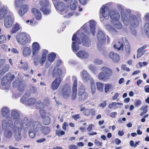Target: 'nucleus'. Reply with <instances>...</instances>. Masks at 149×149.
<instances>
[{
    "instance_id": "nucleus-55",
    "label": "nucleus",
    "mask_w": 149,
    "mask_h": 149,
    "mask_svg": "<svg viewBox=\"0 0 149 149\" xmlns=\"http://www.w3.org/2000/svg\"><path fill=\"white\" fill-rule=\"evenodd\" d=\"M121 69L124 70H125L127 72H129L130 71V69L127 67L125 65H123L121 66Z\"/></svg>"
},
{
    "instance_id": "nucleus-57",
    "label": "nucleus",
    "mask_w": 149,
    "mask_h": 149,
    "mask_svg": "<svg viewBox=\"0 0 149 149\" xmlns=\"http://www.w3.org/2000/svg\"><path fill=\"white\" fill-rule=\"evenodd\" d=\"M72 117L75 120H77L78 119L80 118L79 114L73 115Z\"/></svg>"
},
{
    "instance_id": "nucleus-18",
    "label": "nucleus",
    "mask_w": 149,
    "mask_h": 149,
    "mask_svg": "<svg viewBox=\"0 0 149 149\" xmlns=\"http://www.w3.org/2000/svg\"><path fill=\"white\" fill-rule=\"evenodd\" d=\"M97 38L98 41L97 45L98 46L104 44L106 41V38L104 33L102 31H98L97 34Z\"/></svg>"
},
{
    "instance_id": "nucleus-24",
    "label": "nucleus",
    "mask_w": 149,
    "mask_h": 149,
    "mask_svg": "<svg viewBox=\"0 0 149 149\" xmlns=\"http://www.w3.org/2000/svg\"><path fill=\"white\" fill-rule=\"evenodd\" d=\"M76 54L78 57L84 59L87 58L89 56L88 54L85 51L80 50Z\"/></svg>"
},
{
    "instance_id": "nucleus-52",
    "label": "nucleus",
    "mask_w": 149,
    "mask_h": 149,
    "mask_svg": "<svg viewBox=\"0 0 149 149\" xmlns=\"http://www.w3.org/2000/svg\"><path fill=\"white\" fill-rule=\"evenodd\" d=\"M84 113L86 116H89L91 114V112L89 109H86L84 110Z\"/></svg>"
},
{
    "instance_id": "nucleus-46",
    "label": "nucleus",
    "mask_w": 149,
    "mask_h": 149,
    "mask_svg": "<svg viewBox=\"0 0 149 149\" xmlns=\"http://www.w3.org/2000/svg\"><path fill=\"white\" fill-rule=\"evenodd\" d=\"M2 49L5 52H9L10 51V49L9 48L7 50L8 46L6 44H2L1 45Z\"/></svg>"
},
{
    "instance_id": "nucleus-38",
    "label": "nucleus",
    "mask_w": 149,
    "mask_h": 149,
    "mask_svg": "<svg viewBox=\"0 0 149 149\" xmlns=\"http://www.w3.org/2000/svg\"><path fill=\"white\" fill-rule=\"evenodd\" d=\"M145 32L148 38H149V23H146L144 25Z\"/></svg>"
},
{
    "instance_id": "nucleus-64",
    "label": "nucleus",
    "mask_w": 149,
    "mask_h": 149,
    "mask_svg": "<svg viewBox=\"0 0 149 149\" xmlns=\"http://www.w3.org/2000/svg\"><path fill=\"white\" fill-rule=\"evenodd\" d=\"M46 139L45 138H43L36 141V142L38 143H41L45 141Z\"/></svg>"
},
{
    "instance_id": "nucleus-5",
    "label": "nucleus",
    "mask_w": 149,
    "mask_h": 149,
    "mask_svg": "<svg viewBox=\"0 0 149 149\" xmlns=\"http://www.w3.org/2000/svg\"><path fill=\"white\" fill-rule=\"evenodd\" d=\"M124 45L125 46L126 53L127 55L130 53V47L128 42L125 38H122L119 40L118 42L114 45L113 47L118 50H123L124 48Z\"/></svg>"
},
{
    "instance_id": "nucleus-3",
    "label": "nucleus",
    "mask_w": 149,
    "mask_h": 149,
    "mask_svg": "<svg viewBox=\"0 0 149 149\" xmlns=\"http://www.w3.org/2000/svg\"><path fill=\"white\" fill-rule=\"evenodd\" d=\"M100 12H101L102 16L106 19L109 18V16L112 20L113 21H118L120 18L119 13L116 11L113 10L109 11L108 8L103 5L100 10Z\"/></svg>"
},
{
    "instance_id": "nucleus-19",
    "label": "nucleus",
    "mask_w": 149,
    "mask_h": 149,
    "mask_svg": "<svg viewBox=\"0 0 149 149\" xmlns=\"http://www.w3.org/2000/svg\"><path fill=\"white\" fill-rule=\"evenodd\" d=\"M62 80L61 78L56 77L54 80L52 82L51 85V88L53 90L57 89L60 86Z\"/></svg>"
},
{
    "instance_id": "nucleus-62",
    "label": "nucleus",
    "mask_w": 149,
    "mask_h": 149,
    "mask_svg": "<svg viewBox=\"0 0 149 149\" xmlns=\"http://www.w3.org/2000/svg\"><path fill=\"white\" fill-rule=\"evenodd\" d=\"M89 68L92 71L94 72L95 71V68L92 65H90L89 66Z\"/></svg>"
},
{
    "instance_id": "nucleus-34",
    "label": "nucleus",
    "mask_w": 149,
    "mask_h": 149,
    "mask_svg": "<svg viewBox=\"0 0 149 149\" xmlns=\"http://www.w3.org/2000/svg\"><path fill=\"white\" fill-rule=\"evenodd\" d=\"M56 55L54 53H52L49 54L48 55L47 60L49 62L52 63L54 60Z\"/></svg>"
},
{
    "instance_id": "nucleus-12",
    "label": "nucleus",
    "mask_w": 149,
    "mask_h": 149,
    "mask_svg": "<svg viewBox=\"0 0 149 149\" xmlns=\"http://www.w3.org/2000/svg\"><path fill=\"white\" fill-rule=\"evenodd\" d=\"M30 95V93H25L24 95L20 99V102L22 103H25L28 105H34L36 102V100L33 98H30L27 100L26 98L29 97Z\"/></svg>"
},
{
    "instance_id": "nucleus-35",
    "label": "nucleus",
    "mask_w": 149,
    "mask_h": 149,
    "mask_svg": "<svg viewBox=\"0 0 149 149\" xmlns=\"http://www.w3.org/2000/svg\"><path fill=\"white\" fill-rule=\"evenodd\" d=\"M42 119V122L44 125H49L50 123V118L48 116H46Z\"/></svg>"
},
{
    "instance_id": "nucleus-15",
    "label": "nucleus",
    "mask_w": 149,
    "mask_h": 149,
    "mask_svg": "<svg viewBox=\"0 0 149 149\" xmlns=\"http://www.w3.org/2000/svg\"><path fill=\"white\" fill-rule=\"evenodd\" d=\"M29 126L31 130L35 132H37L42 127L41 124L38 121H30Z\"/></svg>"
},
{
    "instance_id": "nucleus-42",
    "label": "nucleus",
    "mask_w": 149,
    "mask_h": 149,
    "mask_svg": "<svg viewBox=\"0 0 149 149\" xmlns=\"http://www.w3.org/2000/svg\"><path fill=\"white\" fill-rule=\"evenodd\" d=\"M6 41V36L3 34L0 35V44L4 43Z\"/></svg>"
},
{
    "instance_id": "nucleus-53",
    "label": "nucleus",
    "mask_w": 149,
    "mask_h": 149,
    "mask_svg": "<svg viewBox=\"0 0 149 149\" xmlns=\"http://www.w3.org/2000/svg\"><path fill=\"white\" fill-rule=\"evenodd\" d=\"M102 62V60L99 59H96L94 60V63L97 65H101Z\"/></svg>"
},
{
    "instance_id": "nucleus-6",
    "label": "nucleus",
    "mask_w": 149,
    "mask_h": 149,
    "mask_svg": "<svg viewBox=\"0 0 149 149\" xmlns=\"http://www.w3.org/2000/svg\"><path fill=\"white\" fill-rule=\"evenodd\" d=\"M9 109L8 107H4L1 110L2 115L3 117H6V119H9L7 121L5 120H3L2 121V126L4 127H12L13 126V123L10 117Z\"/></svg>"
},
{
    "instance_id": "nucleus-17",
    "label": "nucleus",
    "mask_w": 149,
    "mask_h": 149,
    "mask_svg": "<svg viewBox=\"0 0 149 149\" xmlns=\"http://www.w3.org/2000/svg\"><path fill=\"white\" fill-rule=\"evenodd\" d=\"M12 14V13L9 10L7 7L5 6H1L0 9V19H3L8 14Z\"/></svg>"
},
{
    "instance_id": "nucleus-26",
    "label": "nucleus",
    "mask_w": 149,
    "mask_h": 149,
    "mask_svg": "<svg viewBox=\"0 0 149 149\" xmlns=\"http://www.w3.org/2000/svg\"><path fill=\"white\" fill-rule=\"evenodd\" d=\"M57 10L61 12L63 11L66 7V6L62 2L58 1L56 5L55 6Z\"/></svg>"
},
{
    "instance_id": "nucleus-21",
    "label": "nucleus",
    "mask_w": 149,
    "mask_h": 149,
    "mask_svg": "<svg viewBox=\"0 0 149 149\" xmlns=\"http://www.w3.org/2000/svg\"><path fill=\"white\" fill-rule=\"evenodd\" d=\"M32 57L36 56L40 49L39 44L37 42H34L32 45Z\"/></svg>"
},
{
    "instance_id": "nucleus-37",
    "label": "nucleus",
    "mask_w": 149,
    "mask_h": 149,
    "mask_svg": "<svg viewBox=\"0 0 149 149\" xmlns=\"http://www.w3.org/2000/svg\"><path fill=\"white\" fill-rule=\"evenodd\" d=\"M82 75L84 79L86 81L90 79L89 75L86 71H83L82 72Z\"/></svg>"
},
{
    "instance_id": "nucleus-29",
    "label": "nucleus",
    "mask_w": 149,
    "mask_h": 149,
    "mask_svg": "<svg viewBox=\"0 0 149 149\" xmlns=\"http://www.w3.org/2000/svg\"><path fill=\"white\" fill-rule=\"evenodd\" d=\"M90 22L89 26L90 31L93 35L94 36L95 31V22L92 20L90 21Z\"/></svg>"
},
{
    "instance_id": "nucleus-32",
    "label": "nucleus",
    "mask_w": 149,
    "mask_h": 149,
    "mask_svg": "<svg viewBox=\"0 0 149 149\" xmlns=\"http://www.w3.org/2000/svg\"><path fill=\"white\" fill-rule=\"evenodd\" d=\"M11 116L13 118V119H16L15 121L19 122L18 121L19 117V115L18 112H17L15 110L12 111L11 113Z\"/></svg>"
},
{
    "instance_id": "nucleus-1",
    "label": "nucleus",
    "mask_w": 149,
    "mask_h": 149,
    "mask_svg": "<svg viewBox=\"0 0 149 149\" xmlns=\"http://www.w3.org/2000/svg\"><path fill=\"white\" fill-rule=\"evenodd\" d=\"M81 36H80V38L81 40L80 41L79 38L77 37V34L74 33L73 35L72 38V49L73 52H77L79 49V44L81 43L82 45L86 47H89L91 45V42L90 39L85 34L82 33Z\"/></svg>"
},
{
    "instance_id": "nucleus-20",
    "label": "nucleus",
    "mask_w": 149,
    "mask_h": 149,
    "mask_svg": "<svg viewBox=\"0 0 149 149\" xmlns=\"http://www.w3.org/2000/svg\"><path fill=\"white\" fill-rule=\"evenodd\" d=\"M108 57L115 63H118L120 60L119 55L113 51L110 52L109 53Z\"/></svg>"
},
{
    "instance_id": "nucleus-33",
    "label": "nucleus",
    "mask_w": 149,
    "mask_h": 149,
    "mask_svg": "<svg viewBox=\"0 0 149 149\" xmlns=\"http://www.w3.org/2000/svg\"><path fill=\"white\" fill-rule=\"evenodd\" d=\"M20 63L22 64L21 68L22 69L25 71L28 70L29 67L28 64L26 61L22 60Z\"/></svg>"
},
{
    "instance_id": "nucleus-25",
    "label": "nucleus",
    "mask_w": 149,
    "mask_h": 149,
    "mask_svg": "<svg viewBox=\"0 0 149 149\" xmlns=\"http://www.w3.org/2000/svg\"><path fill=\"white\" fill-rule=\"evenodd\" d=\"M32 13L34 15L36 18L38 20H40L42 17V15L40 12L37 9L33 8L31 10Z\"/></svg>"
},
{
    "instance_id": "nucleus-13",
    "label": "nucleus",
    "mask_w": 149,
    "mask_h": 149,
    "mask_svg": "<svg viewBox=\"0 0 149 149\" xmlns=\"http://www.w3.org/2000/svg\"><path fill=\"white\" fill-rule=\"evenodd\" d=\"M72 79L73 83L72 87V92L71 98L72 100H74L77 97V80L76 77L75 76H73L72 77Z\"/></svg>"
},
{
    "instance_id": "nucleus-61",
    "label": "nucleus",
    "mask_w": 149,
    "mask_h": 149,
    "mask_svg": "<svg viewBox=\"0 0 149 149\" xmlns=\"http://www.w3.org/2000/svg\"><path fill=\"white\" fill-rule=\"evenodd\" d=\"M24 87L23 85L22 84H19L18 86V89L20 91H23L24 90Z\"/></svg>"
},
{
    "instance_id": "nucleus-41",
    "label": "nucleus",
    "mask_w": 149,
    "mask_h": 149,
    "mask_svg": "<svg viewBox=\"0 0 149 149\" xmlns=\"http://www.w3.org/2000/svg\"><path fill=\"white\" fill-rule=\"evenodd\" d=\"M113 86L111 84H105L104 86V91L106 93H107L110 89L113 88Z\"/></svg>"
},
{
    "instance_id": "nucleus-10",
    "label": "nucleus",
    "mask_w": 149,
    "mask_h": 149,
    "mask_svg": "<svg viewBox=\"0 0 149 149\" xmlns=\"http://www.w3.org/2000/svg\"><path fill=\"white\" fill-rule=\"evenodd\" d=\"M71 90L68 84H65L63 86L61 91V95L65 99L69 98L71 95Z\"/></svg>"
},
{
    "instance_id": "nucleus-27",
    "label": "nucleus",
    "mask_w": 149,
    "mask_h": 149,
    "mask_svg": "<svg viewBox=\"0 0 149 149\" xmlns=\"http://www.w3.org/2000/svg\"><path fill=\"white\" fill-rule=\"evenodd\" d=\"M21 28L20 25L17 23L13 24L11 29L10 31L11 34H12L15 33L19 31Z\"/></svg>"
},
{
    "instance_id": "nucleus-58",
    "label": "nucleus",
    "mask_w": 149,
    "mask_h": 149,
    "mask_svg": "<svg viewBox=\"0 0 149 149\" xmlns=\"http://www.w3.org/2000/svg\"><path fill=\"white\" fill-rule=\"evenodd\" d=\"M137 58H139L142 56L144 53L143 52H139L137 51Z\"/></svg>"
},
{
    "instance_id": "nucleus-43",
    "label": "nucleus",
    "mask_w": 149,
    "mask_h": 149,
    "mask_svg": "<svg viewBox=\"0 0 149 149\" xmlns=\"http://www.w3.org/2000/svg\"><path fill=\"white\" fill-rule=\"evenodd\" d=\"M9 69V66L8 64L5 65L3 68L2 69V72L1 74H4L6 72H7Z\"/></svg>"
},
{
    "instance_id": "nucleus-59",
    "label": "nucleus",
    "mask_w": 149,
    "mask_h": 149,
    "mask_svg": "<svg viewBox=\"0 0 149 149\" xmlns=\"http://www.w3.org/2000/svg\"><path fill=\"white\" fill-rule=\"evenodd\" d=\"M95 144L98 146H102V142H100L97 139L95 140Z\"/></svg>"
},
{
    "instance_id": "nucleus-23",
    "label": "nucleus",
    "mask_w": 149,
    "mask_h": 149,
    "mask_svg": "<svg viewBox=\"0 0 149 149\" xmlns=\"http://www.w3.org/2000/svg\"><path fill=\"white\" fill-rule=\"evenodd\" d=\"M28 10V7L26 5H23L21 6L18 11V13L21 16H22Z\"/></svg>"
},
{
    "instance_id": "nucleus-2",
    "label": "nucleus",
    "mask_w": 149,
    "mask_h": 149,
    "mask_svg": "<svg viewBox=\"0 0 149 149\" xmlns=\"http://www.w3.org/2000/svg\"><path fill=\"white\" fill-rule=\"evenodd\" d=\"M119 10H121V17L123 23L126 25H128L129 24L132 26L134 27H137L139 25V22L137 17L134 15H132L128 18L127 15L125 13L123 12V8L120 6H118Z\"/></svg>"
},
{
    "instance_id": "nucleus-51",
    "label": "nucleus",
    "mask_w": 149,
    "mask_h": 149,
    "mask_svg": "<svg viewBox=\"0 0 149 149\" xmlns=\"http://www.w3.org/2000/svg\"><path fill=\"white\" fill-rule=\"evenodd\" d=\"M36 132L30 130L29 133V137L31 138H34L36 136Z\"/></svg>"
},
{
    "instance_id": "nucleus-7",
    "label": "nucleus",
    "mask_w": 149,
    "mask_h": 149,
    "mask_svg": "<svg viewBox=\"0 0 149 149\" xmlns=\"http://www.w3.org/2000/svg\"><path fill=\"white\" fill-rule=\"evenodd\" d=\"M100 70L101 72L98 75V79L99 80L106 81L110 78L113 74L112 70L106 66L101 67Z\"/></svg>"
},
{
    "instance_id": "nucleus-45",
    "label": "nucleus",
    "mask_w": 149,
    "mask_h": 149,
    "mask_svg": "<svg viewBox=\"0 0 149 149\" xmlns=\"http://www.w3.org/2000/svg\"><path fill=\"white\" fill-rule=\"evenodd\" d=\"M29 90L31 93H35L37 91V88L35 86L31 85L29 86Z\"/></svg>"
},
{
    "instance_id": "nucleus-16",
    "label": "nucleus",
    "mask_w": 149,
    "mask_h": 149,
    "mask_svg": "<svg viewBox=\"0 0 149 149\" xmlns=\"http://www.w3.org/2000/svg\"><path fill=\"white\" fill-rule=\"evenodd\" d=\"M15 78L14 74L8 73L5 75L2 79L1 84L3 86L6 85L9 82H11Z\"/></svg>"
},
{
    "instance_id": "nucleus-40",
    "label": "nucleus",
    "mask_w": 149,
    "mask_h": 149,
    "mask_svg": "<svg viewBox=\"0 0 149 149\" xmlns=\"http://www.w3.org/2000/svg\"><path fill=\"white\" fill-rule=\"evenodd\" d=\"M97 88L100 91H102L104 88V84L100 82L96 83Z\"/></svg>"
},
{
    "instance_id": "nucleus-36",
    "label": "nucleus",
    "mask_w": 149,
    "mask_h": 149,
    "mask_svg": "<svg viewBox=\"0 0 149 149\" xmlns=\"http://www.w3.org/2000/svg\"><path fill=\"white\" fill-rule=\"evenodd\" d=\"M90 86L91 88V92L93 95L95 93L96 91L95 84L94 81H92L91 82Z\"/></svg>"
},
{
    "instance_id": "nucleus-60",
    "label": "nucleus",
    "mask_w": 149,
    "mask_h": 149,
    "mask_svg": "<svg viewBox=\"0 0 149 149\" xmlns=\"http://www.w3.org/2000/svg\"><path fill=\"white\" fill-rule=\"evenodd\" d=\"M141 101L140 100H138L134 102V105L136 107H138L141 105Z\"/></svg>"
},
{
    "instance_id": "nucleus-47",
    "label": "nucleus",
    "mask_w": 149,
    "mask_h": 149,
    "mask_svg": "<svg viewBox=\"0 0 149 149\" xmlns=\"http://www.w3.org/2000/svg\"><path fill=\"white\" fill-rule=\"evenodd\" d=\"M41 117L42 118H43L45 117L46 115V112L44 109H40L39 111Z\"/></svg>"
},
{
    "instance_id": "nucleus-28",
    "label": "nucleus",
    "mask_w": 149,
    "mask_h": 149,
    "mask_svg": "<svg viewBox=\"0 0 149 149\" xmlns=\"http://www.w3.org/2000/svg\"><path fill=\"white\" fill-rule=\"evenodd\" d=\"M31 52V50L29 47H26L23 49L22 54L24 56L26 57L30 56Z\"/></svg>"
},
{
    "instance_id": "nucleus-8",
    "label": "nucleus",
    "mask_w": 149,
    "mask_h": 149,
    "mask_svg": "<svg viewBox=\"0 0 149 149\" xmlns=\"http://www.w3.org/2000/svg\"><path fill=\"white\" fill-rule=\"evenodd\" d=\"M30 37L27 33L22 32L18 33L16 36V39L20 44L25 45L30 42Z\"/></svg>"
},
{
    "instance_id": "nucleus-48",
    "label": "nucleus",
    "mask_w": 149,
    "mask_h": 149,
    "mask_svg": "<svg viewBox=\"0 0 149 149\" xmlns=\"http://www.w3.org/2000/svg\"><path fill=\"white\" fill-rule=\"evenodd\" d=\"M65 134V132L62 131L60 130H56V134L58 136H60L61 135H64Z\"/></svg>"
},
{
    "instance_id": "nucleus-54",
    "label": "nucleus",
    "mask_w": 149,
    "mask_h": 149,
    "mask_svg": "<svg viewBox=\"0 0 149 149\" xmlns=\"http://www.w3.org/2000/svg\"><path fill=\"white\" fill-rule=\"evenodd\" d=\"M46 57L42 56L41 61H40V63L41 64V66H42L43 64L45 61L46 59Z\"/></svg>"
},
{
    "instance_id": "nucleus-44",
    "label": "nucleus",
    "mask_w": 149,
    "mask_h": 149,
    "mask_svg": "<svg viewBox=\"0 0 149 149\" xmlns=\"http://www.w3.org/2000/svg\"><path fill=\"white\" fill-rule=\"evenodd\" d=\"M5 136L8 138H10L12 135V132L10 130L5 131L4 133Z\"/></svg>"
},
{
    "instance_id": "nucleus-39",
    "label": "nucleus",
    "mask_w": 149,
    "mask_h": 149,
    "mask_svg": "<svg viewBox=\"0 0 149 149\" xmlns=\"http://www.w3.org/2000/svg\"><path fill=\"white\" fill-rule=\"evenodd\" d=\"M36 107L38 109H43L44 108V105L40 101H38L36 103Z\"/></svg>"
},
{
    "instance_id": "nucleus-9",
    "label": "nucleus",
    "mask_w": 149,
    "mask_h": 149,
    "mask_svg": "<svg viewBox=\"0 0 149 149\" xmlns=\"http://www.w3.org/2000/svg\"><path fill=\"white\" fill-rule=\"evenodd\" d=\"M40 4L41 7L39 9L45 15L50 14L51 10L49 6V2L48 0H40Z\"/></svg>"
},
{
    "instance_id": "nucleus-56",
    "label": "nucleus",
    "mask_w": 149,
    "mask_h": 149,
    "mask_svg": "<svg viewBox=\"0 0 149 149\" xmlns=\"http://www.w3.org/2000/svg\"><path fill=\"white\" fill-rule=\"evenodd\" d=\"M147 106H146L145 107H142L140 108V110H143V111L142 112H143L144 113H146L147 111Z\"/></svg>"
},
{
    "instance_id": "nucleus-4",
    "label": "nucleus",
    "mask_w": 149,
    "mask_h": 149,
    "mask_svg": "<svg viewBox=\"0 0 149 149\" xmlns=\"http://www.w3.org/2000/svg\"><path fill=\"white\" fill-rule=\"evenodd\" d=\"M29 119L27 117H25L23 120V125L19 122H15L14 127L13 128V133L15 134L14 137L15 139L17 141H20L21 138V132L23 128V125L24 124H29Z\"/></svg>"
},
{
    "instance_id": "nucleus-31",
    "label": "nucleus",
    "mask_w": 149,
    "mask_h": 149,
    "mask_svg": "<svg viewBox=\"0 0 149 149\" xmlns=\"http://www.w3.org/2000/svg\"><path fill=\"white\" fill-rule=\"evenodd\" d=\"M77 0H71L70 2V8L71 10H74L76 9L78 5Z\"/></svg>"
},
{
    "instance_id": "nucleus-22",
    "label": "nucleus",
    "mask_w": 149,
    "mask_h": 149,
    "mask_svg": "<svg viewBox=\"0 0 149 149\" xmlns=\"http://www.w3.org/2000/svg\"><path fill=\"white\" fill-rule=\"evenodd\" d=\"M62 71L61 68H58L57 70H54L52 72V76L53 77H61L62 78Z\"/></svg>"
},
{
    "instance_id": "nucleus-11",
    "label": "nucleus",
    "mask_w": 149,
    "mask_h": 149,
    "mask_svg": "<svg viewBox=\"0 0 149 149\" xmlns=\"http://www.w3.org/2000/svg\"><path fill=\"white\" fill-rule=\"evenodd\" d=\"M78 95L79 101L84 100L88 96V93L86 91L85 87L83 85H81L78 90Z\"/></svg>"
},
{
    "instance_id": "nucleus-63",
    "label": "nucleus",
    "mask_w": 149,
    "mask_h": 149,
    "mask_svg": "<svg viewBox=\"0 0 149 149\" xmlns=\"http://www.w3.org/2000/svg\"><path fill=\"white\" fill-rule=\"evenodd\" d=\"M48 53V51L46 49L43 50L42 51V56L47 57V54Z\"/></svg>"
},
{
    "instance_id": "nucleus-49",
    "label": "nucleus",
    "mask_w": 149,
    "mask_h": 149,
    "mask_svg": "<svg viewBox=\"0 0 149 149\" xmlns=\"http://www.w3.org/2000/svg\"><path fill=\"white\" fill-rule=\"evenodd\" d=\"M114 27L117 29H120L122 27V25L119 22H116L114 25Z\"/></svg>"
},
{
    "instance_id": "nucleus-14",
    "label": "nucleus",
    "mask_w": 149,
    "mask_h": 149,
    "mask_svg": "<svg viewBox=\"0 0 149 149\" xmlns=\"http://www.w3.org/2000/svg\"><path fill=\"white\" fill-rule=\"evenodd\" d=\"M14 18L12 14L7 15L5 18L4 25L6 28H10L14 21Z\"/></svg>"
},
{
    "instance_id": "nucleus-50",
    "label": "nucleus",
    "mask_w": 149,
    "mask_h": 149,
    "mask_svg": "<svg viewBox=\"0 0 149 149\" xmlns=\"http://www.w3.org/2000/svg\"><path fill=\"white\" fill-rule=\"evenodd\" d=\"M50 102L48 97H45L44 100L43 104H44V106H47L49 104Z\"/></svg>"
},
{
    "instance_id": "nucleus-30",
    "label": "nucleus",
    "mask_w": 149,
    "mask_h": 149,
    "mask_svg": "<svg viewBox=\"0 0 149 149\" xmlns=\"http://www.w3.org/2000/svg\"><path fill=\"white\" fill-rule=\"evenodd\" d=\"M41 128V132L44 135L49 134L51 132L50 128L49 127L42 126Z\"/></svg>"
}]
</instances>
